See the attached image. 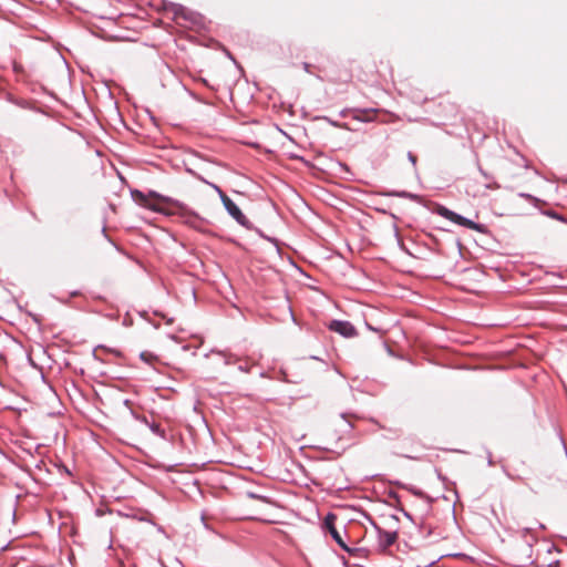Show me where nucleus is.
<instances>
[{"instance_id":"bb28decb","label":"nucleus","mask_w":567,"mask_h":567,"mask_svg":"<svg viewBox=\"0 0 567 567\" xmlns=\"http://www.w3.org/2000/svg\"><path fill=\"white\" fill-rule=\"evenodd\" d=\"M347 424H348V427H349V429H352V427H353V425H352L350 422H348V421H347Z\"/></svg>"},{"instance_id":"f3484780","label":"nucleus","mask_w":567,"mask_h":567,"mask_svg":"<svg viewBox=\"0 0 567 567\" xmlns=\"http://www.w3.org/2000/svg\"><path fill=\"white\" fill-rule=\"evenodd\" d=\"M530 532H532L530 527H524L520 529V535H522V537L525 538Z\"/></svg>"},{"instance_id":"aec40b11","label":"nucleus","mask_w":567,"mask_h":567,"mask_svg":"<svg viewBox=\"0 0 567 567\" xmlns=\"http://www.w3.org/2000/svg\"><path fill=\"white\" fill-rule=\"evenodd\" d=\"M238 370H240V371H243V372H249V368H248L247 365H245V364H240V365L238 367Z\"/></svg>"},{"instance_id":"6e6552de","label":"nucleus","mask_w":567,"mask_h":567,"mask_svg":"<svg viewBox=\"0 0 567 567\" xmlns=\"http://www.w3.org/2000/svg\"><path fill=\"white\" fill-rule=\"evenodd\" d=\"M374 111L373 110H357L353 118L361 122H370L373 120Z\"/></svg>"},{"instance_id":"1a4fd4ad","label":"nucleus","mask_w":567,"mask_h":567,"mask_svg":"<svg viewBox=\"0 0 567 567\" xmlns=\"http://www.w3.org/2000/svg\"><path fill=\"white\" fill-rule=\"evenodd\" d=\"M187 172H189L190 174H193L195 177H197L198 179H200L202 182L208 184L219 196L220 200H224L225 198H227L228 196L223 192V189L214 184V183H209L208 181H206L205 178H203L202 176L195 174L192 169H187Z\"/></svg>"},{"instance_id":"ddd939ff","label":"nucleus","mask_w":567,"mask_h":567,"mask_svg":"<svg viewBox=\"0 0 567 567\" xmlns=\"http://www.w3.org/2000/svg\"><path fill=\"white\" fill-rule=\"evenodd\" d=\"M394 230H395V237H396L398 245H399L400 249H401L402 251H404L405 254L411 255V252H410V251H409V249L405 247V245L403 244L402 238H401V237H400V235H399V229H398V227H394Z\"/></svg>"},{"instance_id":"9b49d317","label":"nucleus","mask_w":567,"mask_h":567,"mask_svg":"<svg viewBox=\"0 0 567 567\" xmlns=\"http://www.w3.org/2000/svg\"><path fill=\"white\" fill-rule=\"evenodd\" d=\"M140 358L142 361H144L146 363H152L153 361L157 360L156 354H154L152 352H147V351L141 352Z\"/></svg>"},{"instance_id":"393cba45","label":"nucleus","mask_w":567,"mask_h":567,"mask_svg":"<svg viewBox=\"0 0 567 567\" xmlns=\"http://www.w3.org/2000/svg\"><path fill=\"white\" fill-rule=\"evenodd\" d=\"M102 233H103L104 237L109 239L105 226L102 228Z\"/></svg>"},{"instance_id":"20e7f679","label":"nucleus","mask_w":567,"mask_h":567,"mask_svg":"<svg viewBox=\"0 0 567 567\" xmlns=\"http://www.w3.org/2000/svg\"><path fill=\"white\" fill-rule=\"evenodd\" d=\"M224 208L226 212L243 227L246 229H252V224L248 220V218L244 215L241 209L233 202L230 197L221 200Z\"/></svg>"},{"instance_id":"a878e982","label":"nucleus","mask_w":567,"mask_h":567,"mask_svg":"<svg viewBox=\"0 0 567 567\" xmlns=\"http://www.w3.org/2000/svg\"><path fill=\"white\" fill-rule=\"evenodd\" d=\"M379 212L386 214V210L384 208L378 209Z\"/></svg>"},{"instance_id":"9d476101","label":"nucleus","mask_w":567,"mask_h":567,"mask_svg":"<svg viewBox=\"0 0 567 567\" xmlns=\"http://www.w3.org/2000/svg\"><path fill=\"white\" fill-rule=\"evenodd\" d=\"M143 422L148 426V429L155 434L161 437H165V431L162 429V426L158 423L155 422H148L146 417H143Z\"/></svg>"},{"instance_id":"2eb2a0df","label":"nucleus","mask_w":567,"mask_h":567,"mask_svg":"<svg viewBox=\"0 0 567 567\" xmlns=\"http://www.w3.org/2000/svg\"><path fill=\"white\" fill-rule=\"evenodd\" d=\"M247 496H248L249 498H252V499H260V501H266V499H267V497H266V496L259 495V494L254 493V492H248V493H247Z\"/></svg>"},{"instance_id":"f257e3e1","label":"nucleus","mask_w":567,"mask_h":567,"mask_svg":"<svg viewBox=\"0 0 567 567\" xmlns=\"http://www.w3.org/2000/svg\"><path fill=\"white\" fill-rule=\"evenodd\" d=\"M131 194L135 202H137L141 205H144L145 207H147L154 212L164 213V209L156 204H150L148 203L150 198H155L158 203H163V204H166V205L177 208L182 213V215L186 218V223L192 226H195L196 221L200 220L199 216L195 212L190 210L182 202L174 199L172 197H168V196H164L155 190H150L146 194L142 190L134 189L131 192Z\"/></svg>"},{"instance_id":"39448f33","label":"nucleus","mask_w":567,"mask_h":567,"mask_svg":"<svg viewBox=\"0 0 567 567\" xmlns=\"http://www.w3.org/2000/svg\"><path fill=\"white\" fill-rule=\"evenodd\" d=\"M329 330L339 333L344 338H352L357 336L355 327L346 320H331L328 324Z\"/></svg>"},{"instance_id":"dca6fc26","label":"nucleus","mask_w":567,"mask_h":567,"mask_svg":"<svg viewBox=\"0 0 567 567\" xmlns=\"http://www.w3.org/2000/svg\"><path fill=\"white\" fill-rule=\"evenodd\" d=\"M409 162L415 167L416 166V156L412 152H408Z\"/></svg>"},{"instance_id":"4be33fe9","label":"nucleus","mask_w":567,"mask_h":567,"mask_svg":"<svg viewBox=\"0 0 567 567\" xmlns=\"http://www.w3.org/2000/svg\"><path fill=\"white\" fill-rule=\"evenodd\" d=\"M339 166H340L343 171L349 172V167H348V165H347V164L339 163Z\"/></svg>"},{"instance_id":"c85d7f7f","label":"nucleus","mask_w":567,"mask_h":567,"mask_svg":"<svg viewBox=\"0 0 567 567\" xmlns=\"http://www.w3.org/2000/svg\"><path fill=\"white\" fill-rule=\"evenodd\" d=\"M341 417L346 420L347 419V414L346 413H341Z\"/></svg>"},{"instance_id":"0eeeda50","label":"nucleus","mask_w":567,"mask_h":567,"mask_svg":"<svg viewBox=\"0 0 567 567\" xmlns=\"http://www.w3.org/2000/svg\"><path fill=\"white\" fill-rule=\"evenodd\" d=\"M380 194L383 196H389V197L408 198V199H411L414 202L421 200V197L419 195L406 192V190H386V192H382Z\"/></svg>"},{"instance_id":"cd10ccee","label":"nucleus","mask_w":567,"mask_h":567,"mask_svg":"<svg viewBox=\"0 0 567 567\" xmlns=\"http://www.w3.org/2000/svg\"><path fill=\"white\" fill-rule=\"evenodd\" d=\"M124 404H125V405H128V404H130V400H127V399H126V400H124Z\"/></svg>"},{"instance_id":"a211bd4d","label":"nucleus","mask_w":567,"mask_h":567,"mask_svg":"<svg viewBox=\"0 0 567 567\" xmlns=\"http://www.w3.org/2000/svg\"><path fill=\"white\" fill-rule=\"evenodd\" d=\"M547 215L550 216L551 218L564 220V218L561 216H559L556 212H553V210L548 212Z\"/></svg>"},{"instance_id":"6ab92c4d","label":"nucleus","mask_w":567,"mask_h":567,"mask_svg":"<svg viewBox=\"0 0 567 567\" xmlns=\"http://www.w3.org/2000/svg\"><path fill=\"white\" fill-rule=\"evenodd\" d=\"M302 69L305 70V72L311 73V64L310 63L302 62Z\"/></svg>"},{"instance_id":"f8f14e48","label":"nucleus","mask_w":567,"mask_h":567,"mask_svg":"<svg viewBox=\"0 0 567 567\" xmlns=\"http://www.w3.org/2000/svg\"><path fill=\"white\" fill-rule=\"evenodd\" d=\"M174 13L177 17H183L184 19H189L187 9L181 4L175 6Z\"/></svg>"},{"instance_id":"423d86ee","label":"nucleus","mask_w":567,"mask_h":567,"mask_svg":"<svg viewBox=\"0 0 567 567\" xmlns=\"http://www.w3.org/2000/svg\"><path fill=\"white\" fill-rule=\"evenodd\" d=\"M370 522H371L372 526L374 527V529L377 530L379 545L382 548H388L395 543V540L398 538L396 532L384 530L379 525H377L371 518H370Z\"/></svg>"},{"instance_id":"412c9836","label":"nucleus","mask_w":567,"mask_h":567,"mask_svg":"<svg viewBox=\"0 0 567 567\" xmlns=\"http://www.w3.org/2000/svg\"><path fill=\"white\" fill-rule=\"evenodd\" d=\"M487 464H488L489 466H493V465H494V462H493V458H492V454H491V452H488V456H487Z\"/></svg>"},{"instance_id":"c756f323","label":"nucleus","mask_w":567,"mask_h":567,"mask_svg":"<svg viewBox=\"0 0 567 567\" xmlns=\"http://www.w3.org/2000/svg\"><path fill=\"white\" fill-rule=\"evenodd\" d=\"M404 515H405L408 518H411V515H410L408 512H404Z\"/></svg>"},{"instance_id":"4468645a","label":"nucleus","mask_w":567,"mask_h":567,"mask_svg":"<svg viewBox=\"0 0 567 567\" xmlns=\"http://www.w3.org/2000/svg\"><path fill=\"white\" fill-rule=\"evenodd\" d=\"M251 230H255L261 238H265L266 240L272 243L275 246H278L277 239H275L272 237H269V236H266L259 228H256V227L252 226Z\"/></svg>"},{"instance_id":"b1692460","label":"nucleus","mask_w":567,"mask_h":567,"mask_svg":"<svg viewBox=\"0 0 567 567\" xmlns=\"http://www.w3.org/2000/svg\"><path fill=\"white\" fill-rule=\"evenodd\" d=\"M535 540H536L535 538L526 539L527 546L530 548L533 546V542H535Z\"/></svg>"},{"instance_id":"7c9ffc66","label":"nucleus","mask_w":567,"mask_h":567,"mask_svg":"<svg viewBox=\"0 0 567 567\" xmlns=\"http://www.w3.org/2000/svg\"><path fill=\"white\" fill-rule=\"evenodd\" d=\"M390 216L394 219H396V216L394 214H390Z\"/></svg>"},{"instance_id":"f03ea898","label":"nucleus","mask_w":567,"mask_h":567,"mask_svg":"<svg viewBox=\"0 0 567 567\" xmlns=\"http://www.w3.org/2000/svg\"><path fill=\"white\" fill-rule=\"evenodd\" d=\"M436 213L449 219L450 221L456 224V225H460V226H463L465 228H468V229H473V230H476L478 233H484L486 230V226L483 225V224H478V223H475L474 220L472 219H468L451 209H449L447 207L445 206H442V205H439L437 208H436Z\"/></svg>"},{"instance_id":"7ed1b4c3","label":"nucleus","mask_w":567,"mask_h":567,"mask_svg":"<svg viewBox=\"0 0 567 567\" xmlns=\"http://www.w3.org/2000/svg\"><path fill=\"white\" fill-rule=\"evenodd\" d=\"M336 515L332 514V513H328V515L324 517V520H323V525L326 527V529L329 532V534L331 535V537L333 538V540L344 550L347 551L348 554H350L351 556H355L358 555V553H360L361 550H363L362 548H351L349 547L344 540L342 539L340 533L338 532V529L336 528L334 526V520H336Z\"/></svg>"},{"instance_id":"5701e85b","label":"nucleus","mask_w":567,"mask_h":567,"mask_svg":"<svg viewBox=\"0 0 567 567\" xmlns=\"http://www.w3.org/2000/svg\"><path fill=\"white\" fill-rule=\"evenodd\" d=\"M519 196L528 198V199H533L534 198L530 194H525V193L519 194Z\"/></svg>"}]
</instances>
